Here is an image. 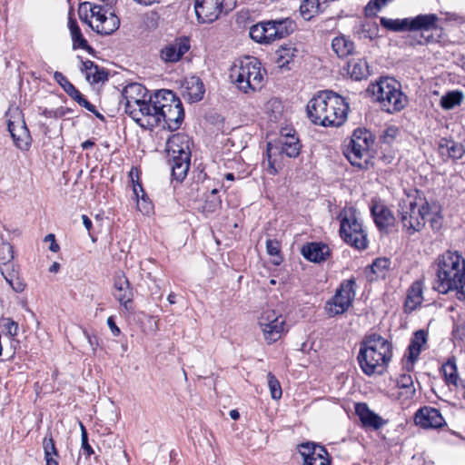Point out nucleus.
Returning <instances> with one entry per match:
<instances>
[{
    "label": "nucleus",
    "instance_id": "21",
    "mask_svg": "<svg viewBox=\"0 0 465 465\" xmlns=\"http://www.w3.org/2000/svg\"><path fill=\"white\" fill-rule=\"evenodd\" d=\"M124 112L148 100L146 88L138 83L127 84L122 93Z\"/></svg>",
    "mask_w": 465,
    "mask_h": 465
},
{
    "label": "nucleus",
    "instance_id": "1",
    "mask_svg": "<svg viewBox=\"0 0 465 465\" xmlns=\"http://www.w3.org/2000/svg\"><path fill=\"white\" fill-rule=\"evenodd\" d=\"M349 104L332 91H322L307 104V114L312 124L325 127H338L347 119Z\"/></svg>",
    "mask_w": 465,
    "mask_h": 465
},
{
    "label": "nucleus",
    "instance_id": "49",
    "mask_svg": "<svg viewBox=\"0 0 465 465\" xmlns=\"http://www.w3.org/2000/svg\"><path fill=\"white\" fill-rule=\"evenodd\" d=\"M268 387L271 392V396L273 400H279L282 398V391L279 381L276 377L269 372L267 374Z\"/></svg>",
    "mask_w": 465,
    "mask_h": 465
},
{
    "label": "nucleus",
    "instance_id": "51",
    "mask_svg": "<svg viewBox=\"0 0 465 465\" xmlns=\"http://www.w3.org/2000/svg\"><path fill=\"white\" fill-rule=\"evenodd\" d=\"M54 77L70 96L77 94V89L62 73L55 72Z\"/></svg>",
    "mask_w": 465,
    "mask_h": 465
},
{
    "label": "nucleus",
    "instance_id": "20",
    "mask_svg": "<svg viewBox=\"0 0 465 465\" xmlns=\"http://www.w3.org/2000/svg\"><path fill=\"white\" fill-rule=\"evenodd\" d=\"M416 425L423 429H438L445 425V420L440 411L432 407H422L414 415Z\"/></svg>",
    "mask_w": 465,
    "mask_h": 465
},
{
    "label": "nucleus",
    "instance_id": "3",
    "mask_svg": "<svg viewBox=\"0 0 465 465\" xmlns=\"http://www.w3.org/2000/svg\"><path fill=\"white\" fill-rule=\"evenodd\" d=\"M392 344L378 333L365 337L358 353V361L363 373L368 376L383 372L392 358Z\"/></svg>",
    "mask_w": 465,
    "mask_h": 465
},
{
    "label": "nucleus",
    "instance_id": "33",
    "mask_svg": "<svg viewBox=\"0 0 465 465\" xmlns=\"http://www.w3.org/2000/svg\"><path fill=\"white\" fill-rule=\"evenodd\" d=\"M355 412L365 427L379 429L382 426L381 418L371 411L366 403H356Z\"/></svg>",
    "mask_w": 465,
    "mask_h": 465
},
{
    "label": "nucleus",
    "instance_id": "26",
    "mask_svg": "<svg viewBox=\"0 0 465 465\" xmlns=\"http://www.w3.org/2000/svg\"><path fill=\"white\" fill-rule=\"evenodd\" d=\"M183 97L189 103H195L203 99L205 89L202 80L194 75L186 77L181 86Z\"/></svg>",
    "mask_w": 465,
    "mask_h": 465
},
{
    "label": "nucleus",
    "instance_id": "34",
    "mask_svg": "<svg viewBox=\"0 0 465 465\" xmlns=\"http://www.w3.org/2000/svg\"><path fill=\"white\" fill-rule=\"evenodd\" d=\"M438 22L439 17L435 14L419 15L410 18V31L437 29Z\"/></svg>",
    "mask_w": 465,
    "mask_h": 465
},
{
    "label": "nucleus",
    "instance_id": "22",
    "mask_svg": "<svg viewBox=\"0 0 465 465\" xmlns=\"http://www.w3.org/2000/svg\"><path fill=\"white\" fill-rule=\"evenodd\" d=\"M114 295L115 299L124 307L126 311L131 309L134 299V291L131 283L124 272L115 275L114 281Z\"/></svg>",
    "mask_w": 465,
    "mask_h": 465
},
{
    "label": "nucleus",
    "instance_id": "32",
    "mask_svg": "<svg viewBox=\"0 0 465 465\" xmlns=\"http://www.w3.org/2000/svg\"><path fill=\"white\" fill-rule=\"evenodd\" d=\"M423 287L421 281L414 282L408 290L404 309L406 312L416 310L423 302Z\"/></svg>",
    "mask_w": 465,
    "mask_h": 465
},
{
    "label": "nucleus",
    "instance_id": "45",
    "mask_svg": "<svg viewBox=\"0 0 465 465\" xmlns=\"http://www.w3.org/2000/svg\"><path fill=\"white\" fill-rule=\"evenodd\" d=\"M463 100V94L460 91H452L447 93L440 99V105L445 110H450L460 105Z\"/></svg>",
    "mask_w": 465,
    "mask_h": 465
},
{
    "label": "nucleus",
    "instance_id": "10",
    "mask_svg": "<svg viewBox=\"0 0 465 465\" xmlns=\"http://www.w3.org/2000/svg\"><path fill=\"white\" fill-rule=\"evenodd\" d=\"M374 139L371 132L366 129H356L349 143L345 145L344 154L349 162L361 169H367L371 163L372 154L371 148Z\"/></svg>",
    "mask_w": 465,
    "mask_h": 465
},
{
    "label": "nucleus",
    "instance_id": "50",
    "mask_svg": "<svg viewBox=\"0 0 465 465\" xmlns=\"http://www.w3.org/2000/svg\"><path fill=\"white\" fill-rule=\"evenodd\" d=\"M390 266V261L385 258H378L376 259L371 266V272L372 273L376 274L377 277H384L387 270Z\"/></svg>",
    "mask_w": 465,
    "mask_h": 465
},
{
    "label": "nucleus",
    "instance_id": "54",
    "mask_svg": "<svg viewBox=\"0 0 465 465\" xmlns=\"http://www.w3.org/2000/svg\"><path fill=\"white\" fill-rule=\"evenodd\" d=\"M2 275L5 279V281L10 284V286L17 292H22L24 290V286L22 283L17 282L15 284L14 280L15 278V270L5 272V269L2 268Z\"/></svg>",
    "mask_w": 465,
    "mask_h": 465
},
{
    "label": "nucleus",
    "instance_id": "43",
    "mask_svg": "<svg viewBox=\"0 0 465 465\" xmlns=\"http://www.w3.org/2000/svg\"><path fill=\"white\" fill-rule=\"evenodd\" d=\"M331 47L339 57H346L352 54L354 44L344 35H340L332 39Z\"/></svg>",
    "mask_w": 465,
    "mask_h": 465
},
{
    "label": "nucleus",
    "instance_id": "16",
    "mask_svg": "<svg viewBox=\"0 0 465 465\" xmlns=\"http://www.w3.org/2000/svg\"><path fill=\"white\" fill-rule=\"evenodd\" d=\"M234 6L235 0H196L194 10L199 22L212 23Z\"/></svg>",
    "mask_w": 465,
    "mask_h": 465
},
{
    "label": "nucleus",
    "instance_id": "42",
    "mask_svg": "<svg viewBox=\"0 0 465 465\" xmlns=\"http://www.w3.org/2000/svg\"><path fill=\"white\" fill-rule=\"evenodd\" d=\"M43 449L46 465H58V450L51 432H48L44 438Z\"/></svg>",
    "mask_w": 465,
    "mask_h": 465
},
{
    "label": "nucleus",
    "instance_id": "12",
    "mask_svg": "<svg viewBox=\"0 0 465 465\" xmlns=\"http://www.w3.org/2000/svg\"><path fill=\"white\" fill-rule=\"evenodd\" d=\"M295 24L290 18L261 22L250 28V37L260 44H269L289 35Z\"/></svg>",
    "mask_w": 465,
    "mask_h": 465
},
{
    "label": "nucleus",
    "instance_id": "28",
    "mask_svg": "<svg viewBox=\"0 0 465 465\" xmlns=\"http://www.w3.org/2000/svg\"><path fill=\"white\" fill-rule=\"evenodd\" d=\"M439 153L447 159L460 160L465 153V146L461 143L443 138L439 143Z\"/></svg>",
    "mask_w": 465,
    "mask_h": 465
},
{
    "label": "nucleus",
    "instance_id": "29",
    "mask_svg": "<svg viewBox=\"0 0 465 465\" xmlns=\"http://www.w3.org/2000/svg\"><path fill=\"white\" fill-rule=\"evenodd\" d=\"M302 253L311 262H321L330 255V248L321 242H311L302 247Z\"/></svg>",
    "mask_w": 465,
    "mask_h": 465
},
{
    "label": "nucleus",
    "instance_id": "58",
    "mask_svg": "<svg viewBox=\"0 0 465 465\" xmlns=\"http://www.w3.org/2000/svg\"><path fill=\"white\" fill-rule=\"evenodd\" d=\"M107 324L114 336H118L120 334V329L116 326L114 320L112 316L107 319Z\"/></svg>",
    "mask_w": 465,
    "mask_h": 465
},
{
    "label": "nucleus",
    "instance_id": "59",
    "mask_svg": "<svg viewBox=\"0 0 465 465\" xmlns=\"http://www.w3.org/2000/svg\"><path fill=\"white\" fill-rule=\"evenodd\" d=\"M455 332L457 333V335H459L460 339H461V340L464 339L465 338V322L462 326L458 325L455 329Z\"/></svg>",
    "mask_w": 465,
    "mask_h": 465
},
{
    "label": "nucleus",
    "instance_id": "17",
    "mask_svg": "<svg viewBox=\"0 0 465 465\" xmlns=\"http://www.w3.org/2000/svg\"><path fill=\"white\" fill-rule=\"evenodd\" d=\"M259 325L263 338L268 343H272L281 339L287 331L285 317L273 310H268L259 318Z\"/></svg>",
    "mask_w": 465,
    "mask_h": 465
},
{
    "label": "nucleus",
    "instance_id": "63",
    "mask_svg": "<svg viewBox=\"0 0 465 465\" xmlns=\"http://www.w3.org/2000/svg\"><path fill=\"white\" fill-rule=\"evenodd\" d=\"M59 269H60V264H59L58 262H54L50 266V268H49V272H54V273H55V272H57L59 271Z\"/></svg>",
    "mask_w": 465,
    "mask_h": 465
},
{
    "label": "nucleus",
    "instance_id": "2",
    "mask_svg": "<svg viewBox=\"0 0 465 465\" xmlns=\"http://www.w3.org/2000/svg\"><path fill=\"white\" fill-rule=\"evenodd\" d=\"M434 289L440 293L457 292L459 300H465V259L457 252H446L436 261Z\"/></svg>",
    "mask_w": 465,
    "mask_h": 465
},
{
    "label": "nucleus",
    "instance_id": "23",
    "mask_svg": "<svg viewBox=\"0 0 465 465\" xmlns=\"http://www.w3.org/2000/svg\"><path fill=\"white\" fill-rule=\"evenodd\" d=\"M427 338L428 335L423 330H419L413 333L408 347V353L404 357L405 367L408 371L413 369L415 361L427 344Z\"/></svg>",
    "mask_w": 465,
    "mask_h": 465
},
{
    "label": "nucleus",
    "instance_id": "61",
    "mask_svg": "<svg viewBox=\"0 0 465 465\" xmlns=\"http://www.w3.org/2000/svg\"><path fill=\"white\" fill-rule=\"evenodd\" d=\"M94 145V143L93 141H91V140H86V141H84V142L82 143V145H81V146H82V148H83L84 150H87V149H89V148H92Z\"/></svg>",
    "mask_w": 465,
    "mask_h": 465
},
{
    "label": "nucleus",
    "instance_id": "6",
    "mask_svg": "<svg viewBox=\"0 0 465 465\" xmlns=\"http://www.w3.org/2000/svg\"><path fill=\"white\" fill-rule=\"evenodd\" d=\"M398 213L403 229L411 235L425 226L430 203L424 198L408 194L400 201Z\"/></svg>",
    "mask_w": 465,
    "mask_h": 465
},
{
    "label": "nucleus",
    "instance_id": "48",
    "mask_svg": "<svg viewBox=\"0 0 465 465\" xmlns=\"http://www.w3.org/2000/svg\"><path fill=\"white\" fill-rule=\"evenodd\" d=\"M266 251L267 253L273 257L272 263L275 265H279L282 262V257L280 255V242L276 240H267L266 241Z\"/></svg>",
    "mask_w": 465,
    "mask_h": 465
},
{
    "label": "nucleus",
    "instance_id": "18",
    "mask_svg": "<svg viewBox=\"0 0 465 465\" xmlns=\"http://www.w3.org/2000/svg\"><path fill=\"white\" fill-rule=\"evenodd\" d=\"M7 127L8 131L19 148H24L28 144V130L25 126V123L23 120L22 112L18 108L10 110L7 114Z\"/></svg>",
    "mask_w": 465,
    "mask_h": 465
},
{
    "label": "nucleus",
    "instance_id": "25",
    "mask_svg": "<svg viewBox=\"0 0 465 465\" xmlns=\"http://www.w3.org/2000/svg\"><path fill=\"white\" fill-rule=\"evenodd\" d=\"M129 176L132 182L134 197L136 200L137 210L143 214H149L153 210V205L138 181V170L132 168Z\"/></svg>",
    "mask_w": 465,
    "mask_h": 465
},
{
    "label": "nucleus",
    "instance_id": "30",
    "mask_svg": "<svg viewBox=\"0 0 465 465\" xmlns=\"http://www.w3.org/2000/svg\"><path fill=\"white\" fill-rule=\"evenodd\" d=\"M275 62L280 68H289V64L293 63L299 56L300 51L294 44L289 43L282 45L277 49Z\"/></svg>",
    "mask_w": 465,
    "mask_h": 465
},
{
    "label": "nucleus",
    "instance_id": "27",
    "mask_svg": "<svg viewBox=\"0 0 465 465\" xmlns=\"http://www.w3.org/2000/svg\"><path fill=\"white\" fill-rule=\"evenodd\" d=\"M376 226L385 231L393 226L395 218L391 210L381 203H373L371 208Z\"/></svg>",
    "mask_w": 465,
    "mask_h": 465
},
{
    "label": "nucleus",
    "instance_id": "39",
    "mask_svg": "<svg viewBox=\"0 0 465 465\" xmlns=\"http://www.w3.org/2000/svg\"><path fill=\"white\" fill-rule=\"evenodd\" d=\"M354 34L360 39L373 40L378 37L379 27L374 22L361 21L359 25L354 26Z\"/></svg>",
    "mask_w": 465,
    "mask_h": 465
},
{
    "label": "nucleus",
    "instance_id": "46",
    "mask_svg": "<svg viewBox=\"0 0 465 465\" xmlns=\"http://www.w3.org/2000/svg\"><path fill=\"white\" fill-rule=\"evenodd\" d=\"M426 221H429L433 231H439L443 224V217L440 213V207L436 203H430V213Z\"/></svg>",
    "mask_w": 465,
    "mask_h": 465
},
{
    "label": "nucleus",
    "instance_id": "55",
    "mask_svg": "<svg viewBox=\"0 0 465 465\" xmlns=\"http://www.w3.org/2000/svg\"><path fill=\"white\" fill-rule=\"evenodd\" d=\"M3 325L6 331V333L11 336L15 337L18 333V324L17 322H14L10 318H6L3 320Z\"/></svg>",
    "mask_w": 465,
    "mask_h": 465
},
{
    "label": "nucleus",
    "instance_id": "11",
    "mask_svg": "<svg viewBox=\"0 0 465 465\" xmlns=\"http://www.w3.org/2000/svg\"><path fill=\"white\" fill-rule=\"evenodd\" d=\"M83 7H88L90 12V17L85 15L83 20L97 34L109 35L119 28L120 20L110 7V4L85 2L81 5L80 10Z\"/></svg>",
    "mask_w": 465,
    "mask_h": 465
},
{
    "label": "nucleus",
    "instance_id": "53",
    "mask_svg": "<svg viewBox=\"0 0 465 465\" xmlns=\"http://www.w3.org/2000/svg\"><path fill=\"white\" fill-rule=\"evenodd\" d=\"M79 425L81 429V448L84 450V454L87 457H90L92 454H94V450L88 442L87 431L85 427L81 421L79 422Z\"/></svg>",
    "mask_w": 465,
    "mask_h": 465
},
{
    "label": "nucleus",
    "instance_id": "35",
    "mask_svg": "<svg viewBox=\"0 0 465 465\" xmlns=\"http://www.w3.org/2000/svg\"><path fill=\"white\" fill-rule=\"evenodd\" d=\"M68 28L73 41V48L83 49L87 51L89 54H93L94 48L88 45L77 25V22L71 16L68 18Z\"/></svg>",
    "mask_w": 465,
    "mask_h": 465
},
{
    "label": "nucleus",
    "instance_id": "19",
    "mask_svg": "<svg viewBox=\"0 0 465 465\" xmlns=\"http://www.w3.org/2000/svg\"><path fill=\"white\" fill-rule=\"evenodd\" d=\"M303 458V465H330L331 460L326 449L315 443H304L299 448Z\"/></svg>",
    "mask_w": 465,
    "mask_h": 465
},
{
    "label": "nucleus",
    "instance_id": "41",
    "mask_svg": "<svg viewBox=\"0 0 465 465\" xmlns=\"http://www.w3.org/2000/svg\"><path fill=\"white\" fill-rule=\"evenodd\" d=\"M14 251L13 246L4 241L0 240V270L5 269V272L14 270L13 264Z\"/></svg>",
    "mask_w": 465,
    "mask_h": 465
},
{
    "label": "nucleus",
    "instance_id": "14",
    "mask_svg": "<svg viewBox=\"0 0 465 465\" xmlns=\"http://www.w3.org/2000/svg\"><path fill=\"white\" fill-rule=\"evenodd\" d=\"M355 285L353 278L341 282L335 294L325 304L324 309L330 317L342 314L348 311L355 297Z\"/></svg>",
    "mask_w": 465,
    "mask_h": 465
},
{
    "label": "nucleus",
    "instance_id": "13",
    "mask_svg": "<svg viewBox=\"0 0 465 465\" xmlns=\"http://www.w3.org/2000/svg\"><path fill=\"white\" fill-rule=\"evenodd\" d=\"M341 238L351 246L363 250L367 247V235L359 221L356 210L352 207L345 208L340 213Z\"/></svg>",
    "mask_w": 465,
    "mask_h": 465
},
{
    "label": "nucleus",
    "instance_id": "9",
    "mask_svg": "<svg viewBox=\"0 0 465 465\" xmlns=\"http://www.w3.org/2000/svg\"><path fill=\"white\" fill-rule=\"evenodd\" d=\"M158 98L154 105L158 106L156 116L159 118V125L163 123V126L170 131H175L180 128L184 112L180 99L170 90H158Z\"/></svg>",
    "mask_w": 465,
    "mask_h": 465
},
{
    "label": "nucleus",
    "instance_id": "40",
    "mask_svg": "<svg viewBox=\"0 0 465 465\" xmlns=\"http://www.w3.org/2000/svg\"><path fill=\"white\" fill-rule=\"evenodd\" d=\"M325 0H303L300 6L301 15L304 20H311L322 11Z\"/></svg>",
    "mask_w": 465,
    "mask_h": 465
},
{
    "label": "nucleus",
    "instance_id": "47",
    "mask_svg": "<svg viewBox=\"0 0 465 465\" xmlns=\"http://www.w3.org/2000/svg\"><path fill=\"white\" fill-rule=\"evenodd\" d=\"M264 111L272 120L276 121L282 111V102L278 98H271L265 104Z\"/></svg>",
    "mask_w": 465,
    "mask_h": 465
},
{
    "label": "nucleus",
    "instance_id": "60",
    "mask_svg": "<svg viewBox=\"0 0 465 465\" xmlns=\"http://www.w3.org/2000/svg\"><path fill=\"white\" fill-rule=\"evenodd\" d=\"M82 220H83V223L84 225V227L86 228L87 231H90L91 228H92V221L88 218V216L86 215H82Z\"/></svg>",
    "mask_w": 465,
    "mask_h": 465
},
{
    "label": "nucleus",
    "instance_id": "56",
    "mask_svg": "<svg viewBox=\"0 0 465 465\" xmlns=\"http://www.w3.org/2000/svg\"><path fill=\"white\" fill-rule=\"evenodd\" d=\"M71 97L74 100H75L81 106H84V108H86L88 111H90V112L95 111L94 105L92 104L91 103H89L78 90H77V94H72Z\"/></svg>",
    "mask_w": 465,
    "mask_h": 465
},
{
    "label": "nucleus",
    "instance_id": "36",
    "mask_svg": "<svg viewBox=\"0 0 465 465\" xmlns=\"http://www.w3.org/2000/svg\"><path fill=\"white\" fill-rule=\"evenodd\" d=\"M441 372L444 377V381L448 386H453L454 388H462L461 380L458 372V367L456 364V359H449L441 367Z\"/></svg>",
    "mask_w": 465,
    "mask_h": 465
},
{
    "label": "nucleus",
    "instance_id": "31",
    "mask_svg": "<svg viewBox=\"0 0 465 465\" xmlns=\"http://www.w3.org/2000/svg\"><path fill=\"white\" fill-rule=\"evenodd\" d=\"M397 397L401 402L413 399L416 394L413 379L410 374H401L396 381Z\"/></svg>",
    "mask_w": 465,
    "mask_h": 465
},
{
    "label": "nucleus",
    "instance_id": "8",
    "mask_svg": "<svg viewBox=\"0 0 465 465\" xmlns=\"http://www.w3.org/2000/svg\"><path fill=\"white\" fill-rule=\"evenodd\" d=\"M381 107L390 113L401 111L407 104V97L401 92L400 84L393 78H381L370 88Z\"/></svg>",
    "mask_w": 465,
    "mask_h": 465
},
{
    "label": "nucleus",
    "instance_id": "44",
    "mask_svg": "<svg viewBox=\"0 0 465 465\" xmlns=\"http://www.w3.org/2000/svg\"><path fill=\"white\" fill-rule=\"evenodd\" d=\"M380 22L384 28L393 32L410 31V18L392 19L381 17Z\"/></svg>",
    "mask_w": 465,
    "mask_h": 465
},
{
    "label": "nucleus",
    "instance_id": "4",
    "mask_svg": "<svg viewBox=\"0 0 465 465\" xmlns=\"http://www.w3.org/2000/svg\"><path fill=\"white\" fill-rule=\"evenodd\" d=\"M302 144L295 132L283 129L280 136L273 142L267 143L266 162L263 161L264 169L271 175L277 174L282 167V156L296 157L301 152Z\"/></svg>",
    "mask_w": 465,
    "mask_h": 465
},
{
    "label": "nucleus",
    "instance_id": "24",
    "mask_svg": "<svg viewBox=\"0 0 465 465\" xmlns=\"http://www.w3.org/2000/svg\"><path fill=\"white\" fill-rule=\"evenodd\" d=\"M189 49L188 39L179 38L163 47L160 56L165 63H176Z\"/></svg>",
    "mask_w": 465,
    "mask_h": 465
},
{
    "label": "nucleus",
    "instance_id": "62",
    "mask_svg": "<svg viewBox=\"0 0 465 465\" xmlns=\"http://www.w3.org/2000/svg\"><path fill=\"white\" fill-rule=\"evenodd\" d=\"M135 1L143 5H150L154 3H158L160 0H135Z\"/></svg>",
    "mask_w": 465,
    "mask_h": 465
},
{
    "label": "nucleus",
    "instance_id": "38",
    "mask_svg": "<svg viewBox=\"0 0 465 465\" xmlns=\"http://www.w3.org/2000/svg\"><path fill=\"white\" fill-rule=\"evenodd\" d=\"M347 72L352 79L357 81L366 78L369 74L367 62L360 58H352L347 64Z\"/></svg>",
    "mask_w": 465,
    "mask_h": 465
},
{
    "label": "nucleus",
    "instance_id": "64",
    "mask_svg": "<svg viewBox=\"0 0 465 465\" xmlns=\"http://www.w3.org/2000/svg\"><path fill=\"white\" fill-rule=\"evenodd\" d=\"M44 114H45L46 117H57V116H58L57 112L48 111V110H46V109L44 111Z\"/></svg>",
    "mask_w": 465,
    "mask_h": 465
},
{
    "label": "nucleus",
    "instance_id": "15",
    "mask_svg": "<svg viewBox=\"0 0 465 465\" xmlns=\"http://www.w3.org/2000/svg\"><path fill=\"white\" fill-rule=\"evenodd\" d=\"M158 91L149 95L148 100L136 105L125 113L142 128L153 129L159 125V118L156 116L158 106L154 105L158 98Z\"/></svg>",
    "mask_w": 465,
    "mask_h": 465
},
{
    "label": "nucleus",
    "instance_id": "37",
    "mask_svg": "<svg viewBox=\"0 0 465 465\" xmlns=\"http://www.w3.org/2000/svg\"><path fill=\"white\" fill-rule=\"evenodd\" d=\"M82 72L84 73L86 80L91 84H98L107 80V73L92 61L83 62Z\"/></svg>",
    "mask_w": 465,
    "mask_h": 465
},
{
    "label": "nucleus",
    "instance_id": "5",
    "mask_svg": "<svg viewBox=\"0 0 465 465\" xmlns=\"http://www.w3.org/2000/svg\"><path fill=\"white\" fill-rule=\"evenodd\" d=\"M265 71L255 57H245L231 71L236 87L244 94L254 93L263 86Z\"/></svg>",
    "mask_w": 465,
    "mask_h": 465
},
{
    "label": "nucleus",
    "instance_id": "52",
    "mask_svg": "<svg viewBox=\"0 0 465 465\" xmlns=\"http://www.w3.org/2000/svg\"><path fill=\"white\" fill-rule=\"evenodd\" d=\"M221 205V200L219 196L213 195V198L210 196H207V199L205 200L202 211L205 213H211L215 212Z\"/></svg>",
    "mask_w": 465,
    "mask_h": 465
},
{
    "label": "nucleus",
    "instance_id": "7",
    "mask_svg": "<svg viewBox=\"0 0 465 465\" xmlns=\"http://www.w3.org/2000/svg\"><path fill=\"white\" fill-rule=\"evenodd\" d=\"M165 151L172 175L178 181H183L189 171L191 152L189 138L183 134L172 135L166 142Z\"/></svg>",
    "mask_w": 465,
    "mask_h": 465
},
{
    "label": "nucleus",
    "instance_id": "57",
    "mask_svg": "<svg viewBox=\"0 0 465 465\" xmlns=\"http://www.w3.org/2000/svg\"><path fill=\"white\" fill-rule=\"evenodd\" d=\"M45 242H50V246H49L50 251L56 252L59 250V245L56 243L54 234L50 233V234L46 235L45 238Z\"/></svg>",
    "mask_w": 465,
    "mask_h": 465
}]
</instances>
